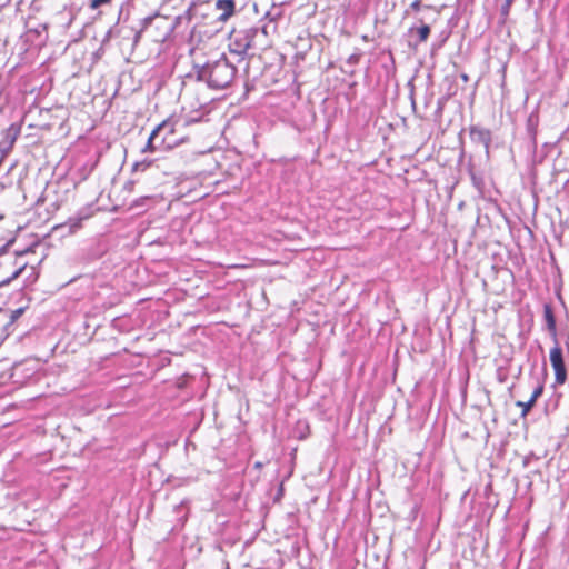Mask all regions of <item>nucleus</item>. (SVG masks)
<instances>
[{"instance_id":"nucleus-4","label":"nucleus","mask_w":569,"mask_h":569,"mask_svg":"<svg viewBox=\"0 0 569 569\" xmlns=\"http://www.w3.org/2000/svg\"><path fill=\"white\" fill-rule=\"evenodd\" d=\"M555 346L550 349V362L555 370V380L557 385H563L567 379V370L563 361L562 350L558 339L553 340Z\"/></svg>"},{"instance_id":"nucleus-10","label":"nucleus","mask_w":569,"mask_h":569,"mask_svg":"<svg viewBox=\"0 0 569 569\" xmlns=\"http://www.w3.org/2000/svg\"><path fill=\"white\" fill-rule=\"evenodd\" d=\"M417 31V34H418V41L419 42H425L427 41L429 34H430V27L427 26V24H423L419 28L416 29Z\"/></svg>"},{"instance_id":"nucleus-2","label":"nucleus","mask_w":569,"mask_h":569,"mask_svg":"<svg viewBox=\"0 0 569 569\" xmlns=\"http://www.w3.org/2000/svg\"><path fill=\"white\" fill-rule=\"evenodd\" d=\"M176 128L170 120H164L158 124L150 133L142 152H152L160 148H171L177 144L178 141L171 138L174 133Z\"/></svg>"},{"instance_id":"nucleus-1","label":"nucleus","mask_w":569,"mask_h":569,"mask_svg":"<svg viewBox=\"0 0 569 569\" xmlns=\"http://www.w3.org/2000/svg\"><path fill=\"white\" fill-rule=\"evenodd\" d=\"M237 68L222 56L216 61L207 62L197 70V79L206 81L210 88L224 89L234 79Z\"/></svg>"},{"instance_id":"nucleus-15","label":"nucleus","mask_w":569,"mask_h":569,"mask_svg":"<svg viewBox=\"0 0 569 569\" xmlns=\"http://www.w3.org/2000/svg\"><path fill=\"white\" fill-rule=\"evenodd\" d=\"M542 391H543V387L537 386L530 397V400H533V402L536 403L537 399L541 396Z\"/></svg>"},{"instance_id":"nucleus-16","label":"nucleus","mask_w":569,"mask_h":569,"mask_svg":"<svg viewBox=\"0 0 569 569\" xmlns=\"http://www.w3.org/2000/svg\"><path fill=\"white\" fill-rule=\"evenodd\" d=\"M420 7H421V1L420 0H415L411 4H410V9L415 10V11H419L420 10Z\"/></svg>"},{"instance_id":"nucleus-18","label":"nucleus","mask_w":569,"mask_h":569,"mask_svg":"<svg viewBox=\"0 0 569 569\" xmlns=\"http://www.w3.org/2000/svg\"><path fill=\"white\" fill-rule=\"evenodd\" d=\"M510 4H511V0H506L505 6L502 7V13L503 14H508Z\"/></svg>"},{"instance_id":"nucleus-7","label":"nucleus","mask_w":569,"mask_h":569,"mask_svg":"<svg viewBox=\"0 0 569 569\" xmlns=\"http://www.w3.org/2000/svg\"><path fill=\"white\" fill-rule=\"evenodd\" d=\"M543 318L547 325V329L553 340L557 339V327H556V319L552 312V309L550 306L546 305L543 308Z\"/></svg>"},{"instance_id":"nucleus-20","label":"nucleus","mask_w":569,"mask_h":569,"mask_svg":"<svg viewBox=\"0 0 569 569\" xmlns=\"http://www.w3.org/2000/svg\"><path fill=\"white\" fill-rule=\"evenodd\" d=\"M226 569H230V568H229V566H227V568H226Z\"/></svg>"},{"instance_id":"nucleus-5","label":"nucleus","mask_w":569,"mask_h":569,"mask_svg":"<svg viewBox=\"0 0 569 569\" xmlns=\"http://www.w3.org/2000/svg\"><path fill=\"white\" fill-rule=\"evenodd\" d=\"M214 6L217 10L221 11L220 16L218 17V20L221 22H226L234 14V0H217Z\"/></svg>"},{"instance_id":"nucleus-13","label":"nucleus","mask_w":569,"mask_h":569,"mask_svg":"<svg viewBox=\"0 0 569 569\" xmlns=\"http://www.w3.org/2000/svg\"><path fill=\"white\" fill-rule=\"evenodd\" d=\"M112 0H90L89 8L97 10L103 6L110 4Z\"/></svg>"},{"instance_id":"nucleus-11","label":"nucleus","mask_w":569,"mask_h":569,"mask_svg":"<svg viewBox=\"0 0 569 569\" xmlns=\"http://www.w3.org/2000/svg\"><path fill=\"white\" fill-rule=\"evenodd\" d=\"M516 406L521 408V416L526 417L528 415V412L531 410V408L535 406V402H533V400L529 399L526 402L517 401Z\"/></svg>"},{"instance_id":"nucleus-19","label":"nucleus","mask_w":569,"mask_h":569,"mask_svg":"<svg viewBox=\"0 0 569 569\" xmlns=\"http://www.w3.org/2000/svg\"><path fill=\"white\" fill-rule=\"evenodd\" d=\"M260 34L267 36L268 34V27L264 24L261 29H259Z\"/></svg>"},{"instance_id":"nucleus-8","label":"nucleus","mask_w":569,"mask_h":569,"mask_svg":"<svg viewBox=\"0 0 569 569\" xmlns=\"http://www.w3.org/2000/svg\"><path fill=\"white\" fill-rule=\"evenodd\" d=\"M16 264H17L16 270L12 272V274L9 278L3 280L1 282V284H9L12 280L19 278L20 276L24 274V272L28 271V262H19L17 260Z\"/></svg>"},{"instance_id":"nucleus-12","label":"nucleus","mask_w":569,"mask_h":569,"mask_svg":"<svg viewBox=\"0 0 569 569\" xmlns=\"http://www.w3.org/2000/svg\"><path fill=\"white\" fill-rule=\"evenodd\" d=\"M89 216L88 214H84V216H78V217H74V218H71L69 220V223H70V230L72 232H74L77 229L80 228L81 226V221L87 219Z\"/></svg>"},{"instance_id":"nucleus-3","label":"nucleus","mask_w":569,"mask_h":569,"mask_svg":"<svg viewBox=\"0 0 569 569\" xmlns=\"http://www.w3.org/2000/svg\"><path fill=\"white\" fill-rule=\"evenodd\" d=\"M260 36L259 28H248L234 31L231 37L230 50L238 56H244L256 47L257 38Z\"/></svg>"},{"instance_id":"nucleus-14","label":"nucleus","mask_w":569,"mask_h":569,"mask_svg":"<svg viewBox=\"0 0 569 569\" xmlns=\"http://www.w3.org/2000/svg\"><path fill=\"white\" fill-rule=\"evenodd\" d=\"M150 164H151V162H150V161L136 162V163L133 164L132 170H133V171H139V170L144 171L148 167H150Z\"/></svg>"},{"instance_id":"nucleus-17","label":"nucleus","mask_w":569,"mask_h":569,"mask_svg":"<svg viewBox=\"0 0 569 569\" xmlns=\"http://www.w3.org/2000/svg\"><path fill=\"white\" fill-rule=\"evenodd\" d=\"M153 19H154V17H151V16H150V17L144 18V19L142 20V28H143V29H144V28H147V27L152 22V20H153Z\"/></svg>"},{"instance_id":"nucleus-9","label":"nucleus","mask_w":569,"mask_h":569,"mask_svg":"<svg viewBox=\"0 0 569 569\" xmlns=\"http://www.w3.org/2000/svg\"><path fill=\"white\" fill-rule=\"evenodd\" d=\"M26 274V278H24V284L26 286H29V284H32L37 281L38 277H39V272H38V269L36 266H29L28 264V271L24 272Z\"/></svg>"},{"instance_id":"nucleus-6","label":"nucleus","mask_w":569,"mask_h":569,"mask_svg":"<svg viewBox=\"0 0 569 569\" xmlns=\"http://www.w3.org/2000/svg\"><path fill=\"white\" fill-rule=\"evenodd\" d=\"M470 138L473 142L483 144L488 150L491 142V132L488 129L475 126L470 128Z\"/></svg>"}]
</instances>
